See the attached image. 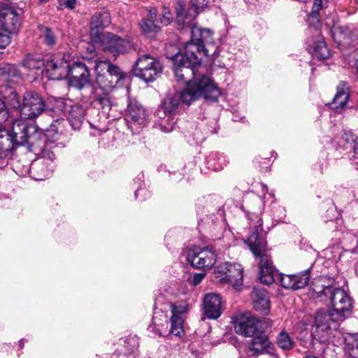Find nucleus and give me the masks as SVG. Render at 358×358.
<instances>
[{
	"label": "nucleus",
	"mask_w": 358,
	"mask_h": 358,
	"mask_svg": "<svg viewBox=\"0 0 358 358\" xmlns=\"http://www.w3.org/2000/svg\"><path fill=\"white\" fill-rule=\"evenodd\" d=\"M141 28L143 32L148 36L157 33L160 31V27L156 25L153 20L144 19L141 23Z\"/></svg>",
	"instance_id": "obj_35"
},
{
	"label": "nucleus",
	"mask_w": 358,
	"mask_h": 358,
	"mask_svg": "<svg viewBox=\"0 0 358 358\" xmlns=\"http://www.w3.org/2000/svg\"><path fill=\"white\" fill-rule=\"evenodd\" d=\"M145 192H146V191L144 189H138L135 192V196H136V198H138L140 194H141L143 193H145Z\"/></svg>",
	"instance_id": "obj_48"
},
{
	"label": "nucleus",
	"mask_w": 358,
	"mask_h": 358,
	"mask_svg": "<svg viewBox=\"0 0 358 358\" xmlns=\"http://www.w3.org/2000/svg\"><path fill=\"white\" fill-rule=\"evenodd\" d=\"M99 43L103 51L111 55L115 60L120 54H124L133 48V43L127 38H122L112 33H104L101 36L92 40Z\"/></svg>",
	"instance_id": "obj_9"
},
{
	"label": "nucleus",
	"mask_w": 358,
	"mask_h": 358,
	"mask_svg": "<svg viewBox=\"0 0 358 358\" xmlns=\"http://www.w3.org/2000/svg\"><path fill=\"white\" fill-rule=\"evenodd\" d=\"M96 85L93 87L91 99L94 107L102 109L106 115H109L113 104L109 92L115 87L122 86L126 78L125 73L109 60L96 61L95 65Z\"/></svg>",
	"instance_id": "obj_3"
},
{
	"label": "nucleus",
	"mask_w": 358,
	"mask_h": 358,
	"mask_svg": "<svg viewBox=\"0 0 358 358\" xmlns=\"http://www.w3.org/2000/svg\"><path fill=\"white\" fill-rule=\"evenodd\" d=\"M171 19L172 15L171 12L169 11V9L164 8L163 10L162 17L160 18V22L163 25H168L171 22Z\"/></svg>",
	"instance_id": "obj_41"
},
{
	"label": "nucleus",
	"mask_w": 358,
	"mask_h": 358,
	"mask_svg": "<svg viewBox=\"0 0 358 358\" xmlns=\"http://www.w3.org/2000/svg\"><path fill=\"white\" fill-rule=\"evenodd\" d=\"M204 315L210 320L217 319L222 314V300L218 294H206L203 300Z\"/></svg>",
	"instance_id": "obj_19"
},
{
	"label": "nucleus",
	"mask_w": 358,
	"mask_h": 358,
	"mask_svg": "<svg viewBox=\"0 0 358 358\" xmlns=\"http://www.w3.org/2000/svg\"><path fill=\"white\" fill-rule=\"evenodd\" d=\"M180 94H181V93L180 94V96L176 95L173 96H170V97L166 98L164 101V102L162 104L159 109L158 110L157 115L159 117H161V113H163V115H175V113L177 110L178 107L179 106V98L181 99ZM180 100H182V99H180ZM181 101L184 103V102L182 101ZM190 104L191 103H189V105H190ZM186 105H187V104L186 103Z\"/></svg>",
	"instance_id": "obj_25"
},
{
	"label": "nucleus",
	"mask_w": 358,
	"mask_h": 358,
	"mask_svg": "<svg viewBox=\"0 0 358 358\" xmlns=\"http://www.w3.org/2000/svg\"><path fill=\"white\" fill-rule=\"evenodd\" d=\"M254 308L257 310H268L270 307L267 292L264 288H254L252 293Z\"/></svg>",
	"instance_id": "obj_23"
},
{
	"label": "nucleus",
	"mask_w": 358,
	"mask_h": 358,
	"mask_svg": "<svg viewBox=\"0 0 358 358\" xmlns=\"http://www.w3.org/2000/svg\"><path fill=\"white\" fill-rule=\"evenodd\" d=\"M10 34H2L0 32V48L3 49L10 43Z\"/></svg>",
	"instance_id": "obj_43"
},
{
	"label": "nucleus",
	"mask_w": 358,
	"mask_h": 358,
	"mask_svg": "<svg viewBox=\"0 0 358 358\" xmlns=\"http://www.w3.org/2000/svg\"><path fill=\"white\" fill-rule=\"evenodd\" d=\"M215 50L212 31L196 25L191 29V40L187 43L184 54L180 53L175 45H166V55L173 62L176 80L186 83L180 94L184 103L189 104L202 97L217 101L220 90L209 76L201 74L197 70L201 64L199 55L208 57Z\"/></svg>",
	"instance_id": "obj_1"
},
{
	"label": "nucleus",
	"mask_w": 358,
	"mask_h": 358,
	"mask_svg": "<svg viewBox=\"0 0 358 358\" xmlns=\"http://www.w3.org/2000/svg\"><path fill=\"white\" fill-rule=\"evenodd\" d=\"M278 345L283 350H290L294 345V341L288 333L282 331L278 336Z\"/></svg>",
	"instance_id": "obj_34"
},
{
	"label": "nucleus",
	"mask_w": 358,
	"mask_h": 358,
	"mask_svg": "<svg viewBox=\"0 0 358 358\" xmlns=\"http://www.w3.org/2000/svg\"><path fill=\"white\" fill-rule=\"evenodd\" d=\"M69 56L61 53L49 56L45 59V71L50 80H59L67 78Z\"/></svg>",
	"instance_id": "obj_11"
},
{
	"label": "nucleus",
	"mask_w": 358,
	"mask_h": 358,
	"mask_svg": "<svg viewBox=\"0 0 358 358\" xmlns=\"http://www.w3.org/2000/svg\"><path fill=\"white\" fill-rule=\"evenodd\" d=\"M187 261L194 268L204 269L211 268L217 261L215 252L209 248L194 247L186 255Z\"/></svg>",
	"instance_id": "obj_12"
},
{
	"label": "nucleus",
	"mask_w": 358,
	"mask_h": 358,
	"mask_svg": "<svg viewBox=\"0 0 358 358\" xmlns=\"http://www.w3.org/2000/svg\"><path fill=\"white\" fill-rule=\"evenodd\" d=\"M85 116L84 109L79 106L71 108L69 112V120L73 129H79L82 125Z\"/></svg>",
	"instance_id": "obj_28"
},
{
	"label": "nucleus",
	"mask_w": 358,
	"mask_h": 358,
	"mask_svg": "<svg viewBox=\"0 0 358 358\" xmlns=\"http://www.w3.org/2000/svg\"><path fill=\"white\" fill-rule=\"evenodd\" d=\"M159 117L160 118L159 122V128L163 132L169 133L173 130L176 122L175 115H164L163 113H161V117Z\"/></svg>",
	"instance_id": "obj_30"
},
{
	"label": "nucleus",
	"mask_w": 358,
	"mask_h": 358,
	"mask_svg": "<svg viewBox=\"0 0 358 358\" xmlns=\"http://www.w3.org/2000/svg\"><path fill=\"white\" fill-rule=\"evenodd\" d=\"M250 349L257 353L270 352L271 343L266 334H257L253 336Z\"/></svg>",
	"instance_id": "obj_24"
},
{
	"label": "nucleus",
	"mask_w": 358,
	"mask_h": 358,
	"mask_svg": "<svg viewBox=\"0 0 358 358\" xmlns=\"http://www.w3.org/2000/svg\"><path fill=\"white\" fill-rule=\"evenodd\" d=\"M45 110V103L43 98L36 92H26L22 98L20 113L24 119H35Z\"/></svg>",
	"instance_id": "obj_10"
},
{
	"label": "nucleus",
	"mask_w": 358,
	"mask_h": 358,
	"mask_svg": "<svg viewBox=\"0 0 358 358\" xmlns=\"http://www.w3.org/2000/svg\"><path fill=\"white\" fill-rule=\"evenodd\" d=\"M354 155L353 159L356 164V169H358V142H356L353 145Z\"/></svg>",
	"instance_id": "obj_46"
},
{
	"label": "nucleus",
	"mask_w": 358,
	"mask_h": 358,
	"mask_svg": "<svg viewBox=\"0 0 358 358\" xmlns=\"http://www.w3.org/2000/svg\"><path fill=\"white\" fill-rule=\"evenodd\" d=\"M310 278L309 270L294 275L279 274L281 285L287 289L296 290L305 287Z\"/></svg>",
	"instance_id": "obj_18"
},
{
	"label": "nucleus",
	"mask_w": 358,
	"mask_h": 358,
	"mask_svg": "<svg viewBox=\"0 0 358 358\" xmlns=\"http://www.w3.org/2000/svg\"><path fill=\"white\" fill-rule=\"evenodd\" d=\"M39 36L43 38L44 43L50 46H52L56 43V36L54 31L48 27L39 26Z\"/></svg>",
	"instance_id": "obj_32"
},
{
	"label": "nucleus",
	"mask_w": 358,
	"mask_h": 358,
	"mask_svg": "<svg viewBox=\"0 0 358 358\" xmlns=\"http://www.w3.org/2000/svg\"><path fill=\"white\" fill-rule=\"evenodd\" d=\"M9 69L10 64H4L0 66V77L4 81H8V72Z\"/></svg>",
	"instance_id": "obj_44"
},
{
	"label": "nucleus",
	"mask_w": 358,
	"mask_h": 358,
	"mask_svg": "<svg viewBox=\"0 0 358 358\" xmlns=\"http://www.w3.org/2000/svg\"><path fill=\"white\" fill-rule=\"evenodd\" d=\"M23 14L22 8L0 2V29L8 34H17L22 24Z\"/></svg>",
	"instance_id": "obj_8"
},
{
	"label": "nucleus",
	"mask_w": 358,
	"mask_h": 358,
	"mask_svg": "<svg viewBox=\"0 0 358 358\" xmlns=\"http://www.w3.org/2000/svg\"><path fill=\"white\" fill-rule=\"evenodd\" d=\"M345 345L350 356L358 358V334H350L345 338Z\"/></svg>",
	"instance_id": "obj_31"
},
{
	"label": "nucleus",
	"mask_w": 358,
	"mask_h": 358,
	"mask_svg": "<svg viewBox=\"0 0 358 358\" xmlns=\"http://www.w3.org/2000/svg\"><path fill=\"white\" fill-rule=\"evenodd\" d=\"M50 132V130L44 134L36 125L15 120L10 130L0 131V167L8 165L15 145H26L30 151L43 158L55 159L54 149L57 147L55 141L47 139Z\"/></svg>",
	"instance_id": "obj_2"
},
{
	"label": "nucleus",
	"mask_w": 358,
	"mask_h": 358,
	"mask_svg": "<svg viewBox=\"0 0 358 358\" xmlns=\"http://www.w3.org/2000/svg\"><path fill=\"white\" fill-rule=\"evenodd\" d=\"M259 278L261 282L265 285L272 284L276 277L279 276L273 266L269 257H262L259 260Z\"/></svg>",
	"instance_id": "obj_22"
},
{
	"label": "nucleus",
	"mask_w": 358,
	"mask_h": 358,
	"mask_svg": "<svg viewBox=\"0 0 358 358\" xmlns=\"http://www.w3.org/2000/svg\"><path fill=\"white\" fill-rule=\"evenodd\" d=\"M349 99V92L348 88H340L338 87L337 92L334 96L332 102L330 103L331 108L337 111L343 109Z\"/></svg>",
	"instance_id": "obj_27"
},
{
	"label": "nucleus",
	"mask_w": 358,
	"mask_h": 358,
	"mask_svg": "<svg viewBox=\"0 0 358 358\" xmlns=\"http://www.w3.org/2000/svg\"><path fill=\"white\" fill-rule=\"evenodd\" d=\"M6 131V129H0V131ZM3 167H0V169H3Z\"/></svg>",
	"instance_id": "obj_51"
},
{
	"label": "nucleus",
	"mask_w": 358,
	"mask_h": 358,
	"mask_svg": "<svg viewBox=\"0 0 358 358\" xmlns=\"http://www.w3.org/2000/svg\"><path fill=\"white\" fill-rule=\"evenodd\" d=\"M243 272L240 264L225 262L216 267L211 279L219 285H229L238 289L243 285Z\"/></svg>",
	"instance_id": "obj_6"
},
{
	"label": "nucleus",
	"mask_w": 358,
	"mask_h": 358,
	"mask_svg": "<svg viewBox=\"0 0 358 358\" xmlns=\"http://www.w3.org/2000/svg\"><path fill=\"white\" fill-rule=\"evenodd\" d=\"M205 273H195L193 278V283L194 285H199L204 278Z\"/></svg>",
	"instance_id": "obj_45"
},
{
	"label": "nucleus",
	"mask_w": 358,
	"mask_h": 358,
	"mask_svg": "<svg viewBox=\"0 0 358 358\" xmlns=\"http://www.w3.org/2000/svg\"><path fill=\"white\" fill-rule=\"evenodd\" d=\"M134 75L143 81L152 82L162 73V64L149 54L138 57L133 68Z\"/></svg>",
	"instance_id": "obj_7"
},
{
	"label": "nucleus",
	"mask_w": 358,
	"mask_h": 358,
	"mask_svg": "<svg viewBox=\"0 0 358 358\" xmlns=\"http://www.w3.org/2000/svg\"><path fill=\"white\" fill-rule=\"evenodd\" d=\"M171 307L172 315L170 318L171 327L169 334L180 337L184 334V315L189 310L188 306L185 303L172 304Z\"/></svg>",
	"instance_id": "obj_17"
},
{
	"label": "nucleus",
	"mask_w": 358,
	"mask_h": 358,
	"mask_svg": "<svg viewBox=\"0 0 358 358\" xmlns=\"http://www.w3.org/2000/svg\"><path fill=\"white\" fill-rule=\"evenodd\" d=\"M23 346H24V340L22 339V340L20 341V347L23 348Z\"/></svg>",
	"instance_id": "obj_49"
},
{
	"label": "nucleus",
	"mask_w": 358,
	"mask_h": 358,
	"mask_svg": "<svg viewBox=\"0 0 358 358\" xmlns=\"http://www.w3.org/2000/svg\"><path fill=\"white\" fill-rule=\"evenodd\" d=\"M20 76V72L17 68L12 64H10V69L8 72V81H11L13 78H18Z\"/></svg>",
	"instance_id": "obj_40"
},
{
	"label": "nucleus",
	"mask_w": 358,
	"mask_h": 358,
	"mask_svg": "<svg viewBox=\"0 0 358 358\" xmlns=\"http://www.w3.org/2000/svg\"><path fill=\"white\" fill-rule=\"evenodd\" d=\"M348 64L352 71L356 74L358 78V53L353 52L348 57Z\"/></svg>",
	"instance_id": "obj_39"
},
{
	"label": "nucleus",
	"mask_w": 358,
	"mask_h": 358,
	"mask_svg": "<svg viewBox=\"0 0 358 358\" xmlns=\"http://www.w3.org/2000/svg\"><path fill=\"white\" fill-rule=\"evenodd\" d=\"M199 142H201V140L199 141L198 139L196 140V143H199Z\"/></svg>",
	"instance_id": "obj_52"
},
{
	"label": "nucleus",
	"mask_w": 358,
	"mask_h": 358,
	"mask_svg": "<svg viewBox=\"0 0 358 358\" xmlns=\"http://www.w3.org/2000/svg\"><path fill=\"white\" fill-rule=\"evenodd\" d=\"M208 1L207 0H191L190 5L192 8L194 9V15H186L185 13V7L182 3H178L176 7L177 13V22L179 24H182L185 27H193L191 24L192 21L199 13L203 12L207 8Z\"/></svg>",
	"instance_id": "obj_16"
},
{
	"label": "nucleus",
	"mask_w": 358,
	"mask_h": 358,
	"mask_svg": "<svg viewBox=\"0 0 358 358\" xmlns=\"http://www.w3.org/2000/svg\"><path fill=\"white\" fill-rule=\"evenodd\" d=\"M342 141L346 143L343 146L348 149L349 147H352L356 142V137L351 131H345L342 135Z\"/></svg>",
	"instance_id": "obj_38"
},
{
	"label": "nucleus",
	"mask_w": 358,
	"mask_h": 358,
	"mask_svg": "<svg viewBox=\"0 0 358 358\" xmlns=\"http://www.w3.org/2000/svg\"><path fill=\"white\" fill-rule=\"evenodd\" d=\"M319 292L329 297L331 309L328 313L317 312L315 318V327L322 331L336 330L340 322L351 315L352 299L344 289L331 286L324 287Z\"/></svg>",
	"instance_id": "obj_4"
},
{
	"label": "nucleus",
	"mask_w": 358,
	"mask_h": 358,
	"mask_svg": "<svg viewBox=\"0 0 358 358\" xmlns=\"http://www.w3.org/2000/svg\"><path fill=\"white\" fill-rule=\"evenodd\" d=\"M5 103H7L13 108L20 109L22 106L19 94L13 89H10V93L8 96H3Z\"/></svg>",
	"instance_id": "obj_36"
},
{
	"label": "nucleus",
	"mask_w": 358,
	"mask_h": 358,
	"mask_svg": "<svg viewBox=\"0 0 358 358\" xmlns=\"http://www.w3.org/2000/svg\"><path fill=\"white\" fill-rule=\"evenodd\" d=\"M110 23V15L108 10L96 12L91 19L90 35L93 39L101 36L104 33L100 32L99 29L108 27Z\"/></svg>",
	"instance_id": "obj_21"
},
{
	"label": "nucleus",
	"mask_w": 358,
	"mask_h": 358,
	"mask_svg": "<svg viewBox=\"0 0 358 358\" xmlns=\"http://www.w3.org/2000/svg\"><path fill=\"white\" fill-rule=\"evenodd\" d=\"M76 4V0H64L63 1H59L58 8L62 10L64 8L69 9H73Z\"/></svg>",
	"instance_id": "obj_42"
},
{
	"label": "nucleus",
	"mask_w": 358,
	"mask_h": 358,
	"mask_svg": "<svg viewBox=\"0 0 358 358\" xmlns=\"http://www.w3.org/2000/svg\"><path fill=\"white\" fill-rule=\"evenodd\" d=\"M9 114L8 111L6 109V103L4 101L1 100L0 99V129H6L5 126H3V124L8 122H13L14 121L13 120H9Z\"/></svg>",
	"instance_id": "obj_37"
},
{
	"label": "nucleus",
	"mask_w": 358,
	"mask_h": 358,
	"mask_svg": "<svg viewBox=\"0 0 358 358\" xmlns=\"http://www.w3.org/2000/svg\"><path fill=\"white\" fill-rule=\"evenodd\" d=\"M313 48V54L318 59H326L330 56V51L327 47L326 43L322 39H320L315 42Z\"/></svg>",
	"instance_id": "obj_29"
},
{
	"label": "nucleus",
	"mask_w": 358,
	"mask_h": 358,
	"mask_svg": "<svg viewBox=\"0 0 358 358\" xmlns=\"http://www.w3.org/2000/svg\"><path fill=\"white\" fill-rule=\"evenodd\" d=\"M45 60L36 55H27L22 62V66L29 71H36L43 73Z\"/></svg>",
	"instance_id": "obj_26"
},
{
	"label": "nucleus",
	"mask_w": 358,
	"mask_h": 358,
	"mask_svg": "<svg viewBox=\"0 0 358 358\" xmlns=\"http://www.w3.org/2000/svg\"><path fill=\"white\" fill-rule=\"evenodd\" d=\"M224 168V166L222 165L219 166L218 167H215V170H218V169H222Z\"/></svg>",
	"instance_id": "obj_50"
},
{
	"label": "nucleus",
	"mask_w": 358,
	"mask_h": 358,
	"mask_svg": "<svg viewBox=\"0 0 358 358\" xmlns=\"http://www.w3.org/2000/svg\"><path fill=\"white\" fill-rule=\"evenodd\" d=\"M256 203L257 209H252L247 211V216L250 220V226L254 228V231L249 236L246 240L250 250L256 257H259V260L262 257H268L266 252L267 250V243L262 234L263 221L260 217L261 213L264 210V205L259 199H257Z\"/></svg>",
	"instance_id": "obj_5"
},
{
	"label": "nucleus",
	"mask_w": 358,
	"mask_h": 358,
	"mask_svg": "<svg viewBox=\"0 0 358 358\" xmlns=\"http://www.w3.org/2000/svg\"><path fill=\"white\" fill-rule=\"evenodd\" d=\"M322 0H314L312 10L308 15V21L315 27L320 24V10H322Z\"/></svg>",
	"instance_id": "obj_33"
},
{
	"label": "nucleus",
	"mask_w": 358,
	"mask_h": 358,
	"mask_svg": "<svg viewBox=\"0 0 358 358\" xmlns=\"http://www.w3.org/2000/svg\"><path fill=\"white\" fill-rule=\"evenodd\" d=\"M68 76L71 86L80 90L90 85V73L87 67L83 63L76 62L68 67Z\"/></svg>",
	"instance_id": "obj_15"
},
{
	"label": "nucleus",
	"mask_w": 358,
	"mask_h": 358,
	"mask_svg": "<svg viewBox=\"0 0 358 358\" xmlns=\"http://www.w3.org/2000/svg\"><path fill=\"white\" fill-rule=\"evenodd\" d=\"M331 32L334 41L340 48H356L358 45V25H334Z\"/></svg>",
	"instance_id": "obj_14"
},
{
	"label": "nucleus",
	"mask_w": 358,
	"mask_h": 358,
	"mask_svg": "<svg viewBox=\"0 0 358 358\" xmlns=\"http://www.w3.org/2000/svg\"><path fill=\"white\" fill-rule=\"evenodd\" d=\"M260 322L251 315H242L235 323V331L244 336H253L260 330Z\"/></svg>",
	"instance_id": "obj_20"
},
{
	"label": "nucleus",
	"mask_w": 358,
	"mask_h": 358,
	"mask_svg": "<svg viewBox=\"0 0 358 358\" xmlns=\"http://www.w3.org/2000/svg\"><path fill=\"white\" fill-rule=\"evenodd\" d=\"M148 15H149V17H150L149 20H152L157 16V10L155 8H154L150 9L149 10Z\"/></svg>",
	"instance_id": "obj_47"
},
{
	"label": "nucleus",
	"mask_w": 358,
	"mask_h": 358,
	"mask_svg": "<svg viewBox=\"0 0 358 358\" xmlns=\"http://www.w3.org/2000/svg\"><path fill=\"white\" fill-rule=\"evenodd\" d=\"M125 119L132 133H138L148 122L145 110L136 100H129Z\"/></svg>",
	"instance_id": "obj_13"
}]
</instances>
